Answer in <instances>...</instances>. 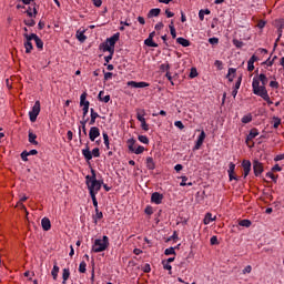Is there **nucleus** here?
I'll return each instance as SVG.
<instances>
[{"label": "nucleus", "instance_id": "43", "mask_svg": "<svg viewBox=\"0 0 284 284\" xmlns=\"http://www.w3.org/2000/svg\"><path fill=\"white\" fill-rule=\"evenodd\" d=\"M145 152V148L139 145L138 148L134 149L133 154H143Z\"/></svg>", "mask_w": 284, "mask_h": 284}, {"label": "nucleus", "instance_id": "14", "mask_svg": "<svg viewBox=\"0 0 284 284\" xmlns=\"http://www.w3.org/2000/svg\"><path fill=\"white\" fill-rule=\"evenodd\" d=\"M126 85H129L130 88H150V83L136 81H129Z\"/></svg>", "mask_w": 284, "mask_h": 284}, {"label": "nucleus", "instance_id": "63", "mask_svg": "<svg viewBox=\"0 0 284 284\" xmlns=\"http://www.w3.org/2000/svg\"><path fill=\"white\" fill-rule=\"evenodd\" d=\"M112 79V72H105L104 73V81H110Z\"/></svg>", "mask_w": 284, "mask_h": 284}, {"label": "nucleus", "instance_id": "37", "mask_svg": "<svg viewBox=\"0 0 284 284\" xmlns=\"http://www.w3.org/2000/svg\"><path fill=\"white\" fill-rule=\"evenodd\" d=\"M163 270H166L169 274H172V264L169 262H165V260L162 261Z\"/></svg>", "mask_w": 284, "mask_h": 284}, {"label": "nucleus", "instance_id": "26", "mask_svg": "<svg viewBox=\"0 0 284 284\" xmlns=\"http://www.w3.org/2000/svg\"><path fill=\"white\" fill-rule=\"evenodd\" d=\"M234 77H236V69L230 68L226 78L232 82L234 81Z\"/></svg>", "mask_w": 284, "mask_h": 284}, {"label": "nucleus", "instance_id": "44", "mask_svg": "<svg viewBox=\"0 0 284 284\" xmlns=\"http://www.w3.org/2000/svg\"><path fill=\"white\" fill-rule=\"evenodd\" d=\"M37 22H34V19L30 18L28 20H24V26H28L29 28H33Z\"/></svg>", "mask_w": 284, "mask_h": 284}, {"label": "nucleus", "instance_id": "46", "mask_svg": "<svg viewBox=\"0 0 284 284\" xmlns=\"http://www.w3.org/2000/svg\"><path fill=\"white\" fill-rule=\"evenodd\" d=\"M138 139H139L140 143H144L145 145H148V143H150V140L145 135H139Z\"/></svg>", "mask_w": 284, "mask_h": 284}, {"label": "nucleus", "instance_id": "18", "mask_svg": "<svg viewBox=\"0 0 284 284\" xmlns=\"http://www.w3.org/2000/svg\"><path fill=\"white\" fill-rule=\"evenodd\" d=\"M136 119L140 121V123H145V110L138 109L136 110Z\"/></svg>", "mask_w": 284, "mask_h": 284}, {"label": "nucleus", "instance_id": "31", "mask_svg": "<svg viewBox=\"0 0 284 284\" xmlns=\"http://www.w3.org/2000/svg\"><path fill=\"white\" fill-rule=\"evenodd\" d=\"M169 30L171 32L172 39H176V29L174 28V21L173 20L169 24Z\"/></svg>", "mask_w": 284, "mask_h": 284}, {"label": "nucleus", "instance_id": "52", "mask_svg": "<svg viewBox=\"0 0 284 284\" xmlns=\"http://www.w3.org/2000/svg\"><path fill=\"white\" fill-rule=\"evenodd\" d=\"M93 206L99 210V202L97 201V195H91Z\"/></svg>", "mask_w": 284, "mask_h": 284}, {"label": "nucleus", "instance_id": "16", "mask_svg": "<svg viewBox=\"0 0 284 284\" xmlns=\"http://www.w3.org/2000/svg\"><path fill=\"white\" fill-rule=\"evenodd\" d=\"M41 225H42V230H44V232H49V230H51V227H52V223L50 222V219H48V217H43L41 220Z\"/></svg>", "mask_w": 284, "mask_h": 284}, {"label": "nucleus", "instance_id": "24", "mask_svg": "<svg viewBox=\"0 0 284 284\" xmlns=\"http://www.w3.org/2000/svg\"><path fill=\"white\" fill-rule=\"evenodd\" d=\"M70 278V268H63L62 271V283H68V280Z\"/></svg>", "mask_w": 284, "mask_h": 284}, {"label": "nucleus", "instance_id": "47", "mask_svg": "<svg viewBox=\"0 0 284 284\" xmlns=\"http://www.w3.org/2000/svg\"><path fill=\"white\" fill-rule=\"evenodd\" d=\"M160 70H162V72H170V63H163L160 65Z\"/></svg>", "mask_w": 284, "mask_h": 284}, {"label": "nucleus", "instance_id": "23", "mask_svg": "<svg viewBox=\"0 0 284 284\" xmlns=\"http://www.w3.org/2000/svg\"><path fill=\"white\" fill-rule=\"evenodd\" d=\"M176 43H179L183 48H190V40H187L185 38H178Z\"/></svg>", "mask_w": 284, "mask_h": 284}, {"label": "nucleus", "instance_id": "62", "mask_svg": "<svg viewBox=\"0 0 284 284\" xmlns=\"http://www.w3.org/2000/svg\"><path fill=\"white\" fill-rule=\"evenodd\" d=\"M28 156H30V155L28 154V151H23V152L21 153V159H22V161H28Z\"/></svg>", "mask_w": 284, "mask_h": 284}, {"label": "nucleus", "instance_id": "42", "mask_svg": "<svg viewBox=\"0 0 284 284\" xmlns=\"http://www.w3.org/2000/svg\"><path fill=\"white\" fill-rule=\"evenodd\" d=\"M165 256H172V254H176L174 247H169L164 251Z\"/></svg>", "mask_w": 284, "mask_h": 284}, {"label": "nucleus", "instance_id": "3", "mask_svg": "<svg viewBox=\"0 0 284 284\" xmlns=\"http://www.w3.org/2000/svg\"><path fill=\"white\" fill-rule=\"evenodd\" d=\"M108 247H110V237H108V235H103L102 239H97L93 242L92 252H94L95 254H99L101 252H105Z\"/></svg>", "mask_w": 284, "mask_h": 284}, {"label": "nucleus", "instance_id": "40", "mask_svg": "<svg viewBox=\"0 0 284 284\" xmlns=\"http://www.w3.org/2000/svg\"><path fill=\"white\" fill-rule=\"evenodd\" d=\"M239 225H241V227H250V225H252V222L250 220H242L239 222Z\"/></svg>", "mask_w": 284, "mask_h": 284}, {"label": "nucleus", "instance_id": "50", "mask_svg": "<svg viewBox=\"0 0 284 284\" xmlns=\"http://www.w3.org/2000/svg\"><path fill=\"white\" fill-rule=\"evenodd\" d=\"M211 245H219V237L216 235H213L210 240Z\"/></svg>", "mask_w": 284, "mask_h": 284}, {"label": "nucleus", "instance_id": "54", "mask_svg": "<svg viewBox=\"0 0 284 284\" xmlns=\"http://www.w3.org/2000/svg\"><path fill=\"white\" fill-rule=\"evenodd\" d=\"M27 14H28V17H30V19H32V17H37V9L33 8V11L28 10Z\"/></svg>", "mask_w": 284, "mask_h": 284}, {"label": "nucleus", "instance_id": "49", "mask_svg": "<svg viewBox=\"0 0 284 284\" xmlns=\"http://www.w3.org/2000/svg\"><path fill=\"white\" fill-rule=\"evenodd\" d=\"M266 176L268 179H272V181H274V183H276V179H278V175H274V173H272V172L266 173Z\"/></svg>", "mask_w": 284, "mask_h": 284}, {"label": "nucleus", "instance_id": "12", "mask_svg": "<svg viewBox=\"0 0 284 284\" xmlns=\"http://www.w3.org/2000/svg\"><path fill=\"white\" fill-rule=\"evenodd\" d=\"M101 136V131L97 126H92L89 131V139L90 141H97Z\"/></svg>", "mask_w": 284, "mask_h": 284}, {"label": "nucleus", "instance_id": "17", "mask_svg": "<svg viewBox=\"0 0 284 284\" xmlns=\"http://www.w3.org/2000/svg\"><path fill=\"white\" fill-rule=\"evenodd\" d=\"M258 61V58L256 55H252L247 62V71L248 72H254V63Z\"/></svg>", "mask_w": 284, "mask_h": 284}, {"label": "nucleus", "instance_id": "5", "mask_svg": "<svg viewBox=\"0 0 284 284\" xmlns=\"http://www.w3.org/2000/svg\"><path fill=\"white\" fill-rule=\"evenodd\" d=\"M39 114H41V102L38 100L34 102L32 110L29 112V119L31 123L37 122V116H39Z\"/></svg>", "mask_w": 284, "mask_h": 284}, {"label": "nucleus", "instance_id": "61", "mask_svg": "<svg viewBox=\"0 0 284 284\" xmlns=\"http://www.w3.org/2000/svg\"><path fill=\"white\" fill-rule=\"evenodd\" d=\"M241 81H242V78L240 77L239 79H237V81L235 82V85H234V90H240V88H241Z\"/></svg>", "mask_w": 284, "mask_h": 284}, {"label": "nucleus", "instance_id": "53", "mask_svg": "<svg viewBox=\"0 0 284 284\" xmlns=\"http://www.w3.org/2000/svg\"><path fill=\"white\" fill-rule=\"evenodd\" d=\"M270 88H273L274 90H278V82L273 80L270 82Z\"/></svg>", "mask_w": 284, "mask_h": 284}, {"label": "nucleus", "instance_id": "28", "mask_svg": "<svg viewBox=\"0 0 284 284\" xmlns=\"http://www.w3.org/2000/svg\"><path fill=\"white\" fill-rule=\"evenodd\" d=\"M146 168L148 170H154V168H156L153 158H146Z\"/></svg>", "mask_w": 284, "mask_h": 284}, {"label": "nucleus", "instance_id": "35", "mask_svg": "<svg viewBox=\"0 0 284 284\" xmlns=\"http://www.w3.org/2000/svg\"><path fill=\"white\" fill-rule=\"evenodd\" d=\"M144 43L149 47V48H159V44L156 42H154L153 39L148 38Z\"/></svg>", "mask_w": 284, "mask_h": 284}, {"label": "nucleus", "instance_id": "38", "mask_svg": "<svg viewBox=\"0 0 284 284\" xmlns=\"http://www.w3.org/2000/svg\"><path fill=\"white\" fill-rule=\"evenodd\" d=\"M102 136H103L104 145L106 150H110V136L108 135V133H103Z\"/></svg>", "mask_w": 284, "mask_h": 284}, {"label": "nucleus", "instance_id": "10", "mask_svg": "<svg viewBox=\"0 0 284 284\" xmlns=\"http://www.w3.org/2000/svg\"><path fill=\"white\" fill-rule=\"evenodd\" d=\"M242 168H243V176L244 179H247V176L250 175V172H252V162H250V160H243Z\"/></svg>", "mask_w": 284, "mask_h": 284}, {"label": "nucleus", "instance_id": "64", "mask_svg": "<svg viewBox=\"0 0 284 284\" xmlns=\"http://www.w3.org/2000/svg\"><path fill=\"white\" fill-rule=\"evenodd\" d=\"M283 159H284V153L276 155L274 161H283Z\"/></svg>", "mask_w": 284, "mask_h": 284}, {"label": "nucleus", "instance_id": "55", "mask_svg": "<svg viewBox=\"0 0 284 284\" xmlns=\"http://www.w3.org/2000/svg\"><path fill=\"white\" fill-rule=\"evenodd\" d=\"M141 128L144 130V132H148L150 130V124L148 122H142Z\"/></svg>", "mask_w": 284, "mask_h": 284}, {"label": "nucleus", "instance_id": "39", "mask_svg": "<svg viewBox=\"0 0 284 284\" xmlns=\"http://www.w3.org/2000/svg\"><path fill=\"white\" fill-rule=\"evenodd\" d=\"M161 14V9H151L149 11V17H159Z\"/></svg>", "mask_w": 284, "mask_h": 284}, {"label": "nucleus", "instance_id": "8", "mask_svg": "<svg viewBox=\"0 0 284 284\" xmlns=\"http://www.w3.org/2000/svg\"><path fill=\"white\" fill-rule=\"evenodd\" d=\"M256 136H258V129H251L248 135L246 136V145L254 148V142L252 141H254Z\"/></svg>", "mask_w": 284, "mask_h": 284}, {"label": "nucleus", "instance_id": "36", "mask_svg": "<svg viewBox=\"0 0 284 284\" xmlns=\"http://www.w3.org/2000/svg\"><path fill=\"white\" fill-rule=\"evenodd\" d=\"M88 264L85 263V261H82L79 265V272L80 274H85V272L88 271Z\"/></svg>", "mask_w": 284, "mask_h": 284}, {"label": "nucleus", "instance_id": "15", "mask_svg": "<svg viewBox=\"0 0 284 284\" xmlns=\"http://www.w3.org/2000/svg\"><path fill=\"white\" fill-rule=\"evenodd\" d=\"M203 141H205V131H201V134L197 138L194 150H201V145H203Z\"/></svg>", "mask_w": 284, "mask_h": 284}, {"label": "nucleus", "instance_id": "7", "mask_svg": "<svg viewBox=\"0 0 284 284\" xmlns=\"http://www.w3.org/2000/svg\"><path fill=\"white\" fill-rule=\"evenodd\" d=\"M116 41H119V33L113 34L110 39H108V44L105 45L104 50H106V52H114Z\"/></svg>", "mask_w": 284, "mask_h": 284}, {"label": "nucleus", "instance_id": "4", "mask_svg": "<svg viewBox=\"0 0 284 284\" xmlns=\"http://www.w3.org/2000/svg\"><path fill=\"white\" fill-rule=\"evenodd\" d=\"M82 155L84 156L85 161H92V156L99 159V156H101V152L99 148L93 149L91 152L90 145L87 144L85 148L82 149Z\"/></svg>", "mask_w": 284, "mask_h": 284}, {"label": "nucleus", "instance_id": "30", "mask_svg": "<svg viewBox=\"0 0 284 284\" xmlns=\"http://www.w3.org/2000/svg\"><path fill=\"white\" fill-rule=\"evenodd\" d=\"M77 39H78V41L83 43L85 41V39H88V37H85L84 31H77Z\"/></svg>", "mask_w": 284, "mask_h": 284}, {"label": "nucleus", "instance_id": "2", "mask_svg": "<svg viewBox=\"0 0 284 284\" xmlns=\"http://www.w3.org/2000/svg\"><path fill=\"white\" fill-rule=\"evenodd\" d=\"M85 181L90 196H97V194L101 192V185H103V182L97 180V173H94V171H92V175L85 176Z\"/></svg>", "mask_w": 284, "mask_h": 284}, {"label": "nucleus", "instance_id": "13", "mask_svg": "<svg viewBox=\"0 0 284 284\" xmlns=\"http://www.w3.org/2000/svg\"><path fill=\"white\" fill-rule=\"evenodd\" d=\"M151 202L155 203V205H161V203H163V194H161L159 192H154L151 195Z\"/></svg>", "mask_w": 284, "mask_h": 284}, {"label": "nucleus", "instance_id": "34", "mask_svg": "<svg viewBox=\"0 0 284 284\" xmlns=\"http://www.w3.org/2000/svg\"><path fill=\"white\" fill-rule=\"evenodd\" d=\"M94 223L97 224L98 221H101L103 219V212L99 211V209H95V215L93 216Z\"/></svg>", "mask_w": 284, "mask_h": 284}, {"label": "nucleus", "instance_id": "58", "mask_svg": "<svg viewBox=\"0 0 284 284\" xmlns=\"http://www.w3.org/2000/svg\"><path fill=\"white\" fill-rule=\"evenodd\" d=\"M209 43H211V45H216L219 43V38H210Z\"/></svg>", "mask_w": 284, "mask_h": 284}, {"label": "nucleus", "instance_id": "51", "mask_svg": "<svg viewBox=\"0 0 284 284\" xmlns=\"http://www.w3.org/2000/svg\"><path fill=\"white\" fill-rule=\"evenodd\" d=\"M145 214H148L149 216H152V214H154V210L152 209V206H146L144 210Z\"/></svg>", "mask_w": 284, "mask_h": 284}, {"label": "nucleus", "instance_id": "48", "mask_svg": "<svg viewBox=\"0 0 284 284\" xmlns=\"http://www.w3.org/2000/svg\"><path fill=\"white\" fill-rule=\"evenodd\" d=\"M236 170V164H234V162H231L230 164H229V174H234V171Z\"/></svg>", "mask_w": 284, "mask_h": 284}, {"label": "nucleus", "instance_id": "32", "mask_svg": "<svg viewBox=\"0 0 284 284\" xmlns=\"http://www.w3.org/2000/svg\"><path fill=\"white\" fill-rule=\"evenodd\" d=\"M210 13H211L210 9L200 10L199 11L200 21H204L205 20V14H210Z\"/></svg>", "mask_w": 284, "mask_h": 284}, {"label": "nucleus", "instance_id": "60", "mask_svg": "<svg viewBox=\"0 0 284 284\" xmlns=\"http://www.w3.org/2000/svg\"><path fill=\"white\" fill-rule=\"evenodd\" d=\"M16 207H20V210H23L24 212H28V209H26V205L23 204V202H18Z\"/></svg>", "mask_w": 284, "mask_h": 284}, {"label": "nucleus", "instance_id": "21", "mask_svg": "<svg viewBox=\"0 0 284 284\" xmlns=\"http://www.w3.org/2000/svg\"><path fill=\"white\" fill-rule=\"evenodd\" d=\"M59 264H57V262H54L53 268L51 271V276L53 278V281H57V278H59Z\"/></svg>", "mask_w": 284, "mask_h": 284}, {"label": "nucleus", "instance_id": "20", "mask_svg": "<svg viewBox=\"0 0 284 284\" xmlns=\"http://www.w3.org/2000/svg\"><path fill=\"white\" fill-rule=\"evenodd\" d=\"M212 221H216V215L212 216V213H206L203 220L204 225H210Z\"/></svg>", "mask_w": 284, "mask_h": 284}, {"label": "nucleus", "instance_id": "57", "mask_svg": "<svg viewBox=\"0 0 284 284\" xmlns=\"http://www.w3.org/2000/svg\"><path fill=\"white\" fill-rule=\"evenodd\" d=\"M174 125H175V128H179V130H183L185 128V125H183V122H181V121H175Z\"/></svg>", "mask_w": 284, "mask_h": 284}, {"label": "nucleus", "instance_id": "59", "mask_svg": "<svg viewBox=\"0 0 284 284\" xmlns=\"http://www.w3.org/2000/svg\"><path fill=\"white\" fill-rule=\"evenodd\" d=\"M252 273V265H247L243 270V274H251Z\"/></svg>", "mask_w": 284, "mask_h": 284}, {"label": "nucleus", "instance_id": "29", "mask_svg": "<svg viewBox=\"0 0 284 284\" xmlns=\"http://www.w3.org/2000/svg\"><path fill=\"white\" fill-rule=\"evenodd\" d=\"M97 119H99V113L94 112V109H91V120L89 124L94 125V123H97Z\"/></svg>", "mask_w": 284, "mask_h": 284}, {"label": "nucleus", "instance_id": "25", "mask_svg": "<svg viewBox=\"0 0 284 284\" xmlns=\"http://www.w3.org/2000/svg\"><path fill=\"white\" fill-rule=\"evenodd\" d=\"M29 143L32 145H39V142L37 141V134H34L32 131H29Z\"/></svg>", "mask_w": 284, "mask_h": 284}, {"label": "nucleus", "instance_id": "41", "mask_svg": "<svg viewBox=\"0 0 284 284\" xmlns=\"http://www.w3.org/2000/svg\"><path fill=\"white\" fill-rule=\"evenodd\" d=\"M242 123H252V115H251V113H248V114H246V115H244L242 118Z\"/></svg>", "mask_w": 284, "mask_h": 284}, {"label": "nucleus", "instance_id": "22", "mask_svg": "<svg viewBox=\"0 0 284 284\" xmlns=\"http://www.w3.org/2000/svg\"><path fill=\"white\" fill-rule=\"evenodd\" d=\"M105 91H100L98 99L99 101H102V103H109L110 102V95H104Z\"/></svg>", "mask_w": 284, "mask_h": 284}, {"label": "nucleus", "instance_id": "11", "mask_svg": "<svg viewBox=\"0 0 284 284\" xmlns=\"http://www.w3.org/2000/svg\"><path fill=\"white\" fill-rule=\"evenodd\" d=\"M253 172L255 176H261V174L264 172L263 163H261L258 160L253 162Z\"/></svg>", "mask_w": 284, "mask_h": 284}, {"label": "nucleus", "instance_id": "9", "mask_svg": "<svg viewBox=\"0 0 284 284\" xmlns=\"http://www.w3.org/2000/svg\"><path fill=\"white\" fill-rule=\"evenodd\" d=\"M85 99H87V94L82 93L81 97H80V105L83 106V109H82L83 116H87L88 112L90 110V102L85 101Z\"/></svg>", "mask_w": 284, "mask_h": 284}, {"label": "nucleus", "instance_id": "1", "mask_svg": "<svg viewBox=\"0 0 284 284\" xmlns=\"http://www.w3.org/2000/svg\"><path fill=\"white\" fill-rule=\"evenodd\" d=\"M267 75L265 73H261L258 77L253 78L252 88L253 94L256 97H261L264 101H266L267 105H272L274 102L270 99V93H267Z\"/></svg>", "mask_w": 284, "mask_h": 284}, {"label": "nucleus", "instance_id": "19", "mask_svg": "<svg viewBox=\"0 0 284 284\" xmlns=\"http://www.w3.org/2000/svg\"><path fill=\"white\" fill-rule=\"evenodd\" d=\"M32 37H33V41L36 42L38 50H43V40H41V38H39V36H37V33H32Z\"/></svg>", "mask_w": 284, "mask_h": 284}, {"label": "nucleus", "instance_id": "6", "mask_svg": "<svg viewBox=\"0 0 284 284\" xmlns=\"http://www.w3.org/2000/svg\"><path fill=\"white\" fill-rule=\"evenodd\" d=\"M23 37H24L26 54H30V52H32V50L34 49V47H32V41H34V37H32V33L31 34L23 33Z\"/></svg>", "mask_w": 284, "mask_h": 284}, {"label": "nucleus", "instance_id": "56", "mask_svg": "<svg viewBox=\"0 0 284 284\" xmlns=\"http://www.w3.org/2000/svg\"><path fill=\"white\" fill-rule=\"evenodd\" d=\"M233 43L236 48H243L244 43L241 40H233Z\"/></svg>", "mask_w": 284, "mask_h": 284}, {"label": "nucleus", "instance_id": "45", "mask_svg": "<svg viewBox=\"0 0 284 284\" xmlns=\"http://www.w3.org/2000/svg\"><path fill=\"white\" fill-rule=\"evenodd\" d=\"M182 187H185V185L192 186V182L187 183V176H182V182L180 183Z\"/></svg>", "mask_w": 284, "mask_h": 284}, {"label": "nucleus", "instance_id": "33", "mask_svg": "<svg viewBox=\"0 0 284 284\" xmlns=\"http://www.w3.org/2000/svg\"><path fill=\"white\" fill-rule=\"evenodd\" d=\"M272 125L275 130H278V126L281 125V118L278 116H273L272 120Z\"/></svg>", "mask_w": 284, "mask_h": 284}, {"label": "nucleus", "instance_id": "27", "mask_svg": "<svg viewBox=\"0 0 284 284\" xmlns=\"http://www.w3.org/2000/svg\"><path fill=\"white\" fill-rule=\"evenodd\" d=\"M126 145H128V149H129L131 152H134V150H135V146H134V145H136V140H134V139H129V140L126 141Z\"/></svg>", "mask_w": 284, "mask_h": 284}]
</instances>
